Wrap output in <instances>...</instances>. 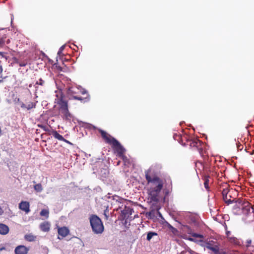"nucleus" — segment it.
<instances>
[{
	"mask_svg": "<svg viewBox=\"0 0 254 254\" xmlns=\"http://www.w3.org/2000/svg\"><path fill=\"white\" fill-rule=\"evenodd\" d=\"M115 197H117L119 199H121V198H120L118 196H117V195H116V196H114V199H115Z\"/></svg>",
	"mask_w": 254,
	"mask_h": 254,
	"instance_id": "nucleus-42",
	"label": "nucleus"
},
{
	"mask_svg": "<svg viewBox=\"0 0 254 254\" xmlns=\"http://www.w3.org/2000/svg\"><path fill=\"white\" fill-rule=\"evenodd\" d=\"M232 193H229V194H228V198H230V199H233V197H232V195H232Z\"/></svg>",
	"mask_w": 254,
	"mask_h": 254,
	"instance_id": "nucleus-36",
	"label": "nucleus"
},
{
	"mask_svg": "<svg viewBox=\"0 0 254 254\" xmlns=\"http://www.w3.org/2000/svg\"><path fill=\"white\" fill-rule=\"evenodd\" d=\"M64 46H62L59 49L58 52V54L59 55H60L62 53V51L64 50Z\"/></svg>",
	"mask_w": 254,
	"mask_h": 254,
	"instance_id": "nucleus-31",
	"label": "nucleus"
},
{
	"mask_svg": "<svg viewBox=\"0 0 254 254\" xmlns=\"http://www.w3.org/2000/svg\"><path fill=\"white\" fill-rule=\"evenodd\" d=\"M34 188L35 190H36L38 192H41L42 190V186L41 184H38L34 186Z\"/></svg>",
	"mask_w": 254,
	"mask_h": 254,
	"instance_id": "nucleus-26",
	"label": "nucleus"
},
{
	"mask_svg": "<svg viewBox=\"0 0 254 254\" xmlns=\"http://www.w3.org/2000/svg\"><path fill=\"white\" fill-rule=\"evenodd\" d=\"M189 252H190V254H192V253H194V252H193V251L191 250L190 249V250H189Z\"/></svg>",
	"mask_w": 254,
	"mask_h": 254,
	"instance_id": "nucleus-38",
	"label": "nucleus"
},
{
	"mask_svg": "<svg viewBox=\"0 0 254 254\" xmlns=\"http://www.w3.org/2000/svg\"><path fill=\"white\" fill-rule=\"evenodd\" d=\"M2 214V210L0 208V215H1Z\"/></svg>",
	"mask_w": 254,
	"mask_h": 254,
	"instance_id": "nucleus-45",
	"label": "nucleus"
},
{
	"mask_svg": "<svg viewBox=\"0 0 254 254\" xmlns=\"http://www.w3.org/2000/svg\"><path fill=\"white\" fill-rule=\"evenodd\" d=\"M185 252L184 251H183L182 252H181L179 254H185Z\"/></svg>",
	"mask_w": 254,
	"mask_h": 254,
	"instance_id": "nucleus-44",
	"label": "nucleus"
},
{
	"mask_svg": "<svg viewBox=\"0 0 254 254\" xmlns=\"http://www.w3.org/2000/svg\"><path fill=\"white\" fill-rule=\"evenodd\" d=\"M44 83H45L44 81L42 78H40V79H39V81H37L36 82V84H39L40 85L43 86L44 84Z\"/></svg>",
	"mask_w": 254,
	"mask_h": 254,
	"instance_id": "nucleus-29",
	"label": "nucleus"
},
{
	"mask_svg": "<svg viewBox=\"0 0 254 254\" xmlns=\"http://www.w3.org/2000/svg\"><path fill=\"white\" fill-rule=\"evenodd\" d=\"M184 230L187 234L191 235L193 237L197 238H203V236L202 235L193 233L192 231V230L189 226H184Z\"/></svg>",
	"mask_w": 254,
	"mask_h": 254,
	"instance_id": "nucleus-12",
	"label": "nucleus"
},
{
	"mask_svg": "<svg viewBox=\"0 0 254 254\" xmlns=\"http://www.w3.org/2000/svg\"><path fill=\"white\" fill-rule=\"evenodd\" d=\"M9 231V227L5 224H0V234L2 235H6Z\"/></svg>",
	"mask_w": 254,
	"mask_h": 254,
	"instance_id": "nucleus-17",
	"label": "nucleus"
},
{
	"mask_svg": "<svg viewBox=\"0 0 254 254\" xmlns=\"http://www.w3.org/2000/svg\"><path fill=\"white\" fill-rule=\"evenodd\" d=\"M36 103L35 102H29L24 104L22 103L21 104V107L23 109H26L27 110H29L31 109L35 108L36 107Z\"/></svg>",
	"mask_w": 254,
	"mask_h": 254,
	"instance_id": "nucleus-15",
	"label": "nucleus"
},
{
	"mask_svg": "<svg viewBox=\"0 0 254 254\" xmlns=\"http://www.w3.org/2000/svg\"><path fill=\"white\" fill-rule=\"evenodd\" d=\"M213 253V254H227V252L223 251H219V248Z\"/></svg>",
	"mask_w": 254,
	"mask_h": 254,
	"instance_id": "nucleus-27",
	"label": "nucleus"
},
{
	"mask_svg": "<svg viewBox=\"0 0 254 254\" xmlns=\"http://www.w3.org/2000/svg\"><path fill=\"white\" fill-rule=\"evenodd\" d=\"M29 249L23 245L16 247L14 250L15 254H27Z\"/></svg>",
	"mask_w": 254,
	"mask_h": 254,
	"instance_id": "nucleus-9",
	"label": "nucleus"
},
{
	"mask_svg": "<svg viewBox=\"0 0 254 254\" xmlns=\"http://www.w3.org/2000/svg\"><path fill=\"white\" fill-rule=\"evenodd\" d=\"M57 103L60 106V110L62 114L66 117L69 116L67 102L64 100L62 96L61 97L60 99H58Z\"/></svg>",
	"mask_w": 254,
	"mask_h": 254,
	"instance_id": "nucleus-5",
	"label": "nucleus"
},
{
	"mask_svg": "<svg viewBox=\"0 0 254 254\" xmlns=\"http://www.w3.org/2000/svg\"><path fill=\"white\" fill-rule=\"evenodd\" d=\"M120 163H121L120 161H119L117 162V165H118H118H119L120 164Z\"/></svg>",
	"mask_w": 254,
	"mask_h": 254,
	"instance_id": "nucleus-43",
	"label": "nucleus"
},
{
	"mask_svg": "<svg viewBox=\"0 0 254 254\" xmlns=\"http://www.w3.org/2000/svg\"><path fill=\"white\" fill-rule=\"evenodd\" d=\"M67 93L72 97V98L81 101L85 102L88 100L89 95L86 90L81 87L69 88Z\"/></svg>",
	"mask_w": 254,
	"mask_h": 254,
	"instance_id": "nucleus-3",
	"label": "nucleus"
},
{
	"mask_svg": "<svg viewBox=\"0 0 254 254\" xmlns=\"http://www.w3.org/2000/svg\"><path fill=\"white\" fill-rule=\"evenodd\" d=\"M215 243L213 241H209L206 243V248L214 253L219 248L217 245H215Z\"/></svg>",
	"mask_w": 254,
	"mask_h": 254,
	"instance_id": "nucleus-14",
	"label": "nucleus"
},
{
	"mask_svg": "<svg viewBox=\"0 0 254 254\" xmlns=\"http://www.w3.org/2000/svg\"><path fill=\"white\" fill-rule=\"evenodd\" d=\"M0 55L2 57H4L3 53L1 52H0Z\"/></svg>",
	"mask_w": 254,
	"mask_h": 254,
	"instance_id": "nucleus-41",
	"label": "nucleus"
},
{
	"mask_svg": "<svg viewBox=\"0 0 254 254\" xmlns=\"http://www.w3.org/2000/svg\"><path fill=\"white\" fill-rule=\"evenodd\" d=\"M19 208L27 214L30 211L29 202L26 201H22L19 204Z\"/></svg>",
	"mask_w": 254,
	"mask_h": 254,
	"instance_id": "nucleus-10",
	"label": "nucleus"
},
{
	"mask_svg": "<svg viewBox=\"0 0 254 254\" xmlns=\"http://www.w3.org/2000/svg\"><path fill=\"white\" fill-rule=\"evenodd\" d=\"M58 233L59 234L58 239L61 240L69 234V230L66 227H58Z\"/></svg>",
	"mask_w": 254,
	"mask_h": 254,
	"instance_id": "nucleus-8",
	"label": "nucleus"
},
{
	"mask_svg": "<svg viewBox=\"0 0 254 254\" xmlns=\"http://www.w3.org/2000/svg\"><path fill=\"white\" fill-rule=\"evenodd\" d=\"M114 142L112 145V148L116 150L119 157H122L124 155L125 152V148L117 140H114Z\"/></svg>",
	"mask_w": 254,
	"mask_h": 254,
	"instance_id": "nucleus-6",
	"label": "nucleus"
},
{
	"mask_svg": "<svg viewBox=\"0 0 254 254\" xmlns=\"http://www.w3.org/2000/svg\"><path fill=\"white\" fill-rule=\"evenodd\" d=\"M209 177L208 176H204V178H203V180L204 181V186L205 188L207 190H208V189H209V185H208L209 182Z\"/></svg>",
	"mask_w": 254,
	"mask_h": 254,
	"instance_id": "nucleus-23",
	"label": "nucleus"
},
{
	"mask_svg": "<svg viewBox=\"0 0 254 254\" xmlns=\"http://www.w3.org/2000/svg\"><path fill=\"white\" fill-rule=\"evenodd\" d=\"M157 234L155 232H149L147 235L146 239L150 241L154 236H157Z\"/></svg>",
	"mask_w": 254,
	"mask_h": 254,
	"instance_id": "nucleus-25",
	"label": "nucleus"
},
{
	"mask_svg": "<svg viewBox=\"0 0 254 254\" xmlns=\"http://www.w3.org/2000/svg\"><path fill=\"white\" fill-rule=\"evenodd\" d=\"M108 214H109V210H108V208H106V209L104 211V216L105 217V219L106 220L108 219V218H109Z\"/></svg>",
	"mask_w": 254,
	"mask_h": 254,
	"instance_id": "nucleus-28",
	"label": "nucleus"
},
{
	"mask_svg": "<svg viewBox=\"0 0 254 254\" xmlns=\"http://www.w3.org/2000/svg\"><path fill=\"white\" fill-rule=\"evenodd\" d=\"M228 239L230 243L237 246H242V243H243V241L234 237H229Z\"/></svg>",
	"mask_w": 254,
	"mask_h": 254,
	"instance_id": "nucleus-18",
	"label": "nucleus"
},
{
	"mask_svg": "<svg viewBox=\"0 0 254 254\" xmlns=\"http://www.w3.org/2000/svg\"><path fill=\"white\" fill-rule=\"evenodd\" d=\"M6 77V76L2 78V79H0V83L2 82H3V79H5Z\"/></svg>",
	"mask_w": 254,
	"mask_h": 254,
	"instance_id": "nucleus-39",
	"label": "nucleus"
},
{
	"mask_svg": "<svg viewBox=\"0 0 254 254\" xmlns=\"http://www.w3.org/2000/svg\"><path fill=\"white\" fill-rule=\"evenodd\" d=\"M237 146L238 150H242L243 148V145L239 143L237 144Z\"/></svg>",
	"mask_w": 254,
	"mask_h": 254,
	"instance_id": "nucleus-30",
	"label": "nucleus"
},
{
	"mask_svg": "<svg viewBox=\"0 0 254 254\" xmlns=\"http://www.w3.org/2000/svg\"><path fill=\"white\" fill-rule=\"evenodd\" d=\"M184 238L185 239L188 240H189L190 241H191V242L194 241V239L193 238H190V237H189V238L184 237Z\"/></svg>",
	"mask_w": 254,
	"mask_h": 254,
	"instance_id": "nucleus-32",
	"label": "nucleus"
},
{
	"mask_svg": "<svg viewBox=\"0 0 254 254\" xmlns=\"http://www.w3.org/2000/svg\"><path fill=\"white\" fill-rule=\"evenodd\" d=\"M230 234V232L228 231L226 232V235L227 236H228Z\"/></svg>",
	"mask_w": 254,
	"mask_h": 254,
	"instance_id": "nucleus-40",
	"label": "nucleus"
},
{
	"mask_svg": "<svg viewBox=\"0 0 254 254\" xmlns=\"http://www.w3.org/2000/svg\"><path fill=\"white\" fill-rule=\"evenodd\" d=\"M90 225L93 232L96 234H101L104 227L101 219L96 215H92L89 218Z\"/></svg>",
	"mask_w": 254,
	"mask_h": 254,
	"instance_id": "nucleus-4",
	"label": "nucleus"
},
{
	"mask_svg": "<svg viewBox=\"0 0 254 254\" xmlns=\"http://www.w3.org/2000/svg\"><path fill=\"white\" fill-rule=\"evenodd\" d=\"M38 127L43 129L44 131L49 132H51L52 129H50L51 127L50 126L44 125H38Z\"/></svg>",
	"mask_w": 254,
	"mask_h": 254,
	"instance_id": "nucleus-19",
	"label": "nucleus"
},
{
	"mask_svg": "<svg viewBox=\"0 0 254 254\" xmlns=\"http://www.w3.org/2000/svg\"><path fill=\"white\" fill-rule=\"evenodd\" d=\"M124 163V165L125 166H127V167H129V165L131 164V161L127 158V156H126L125 155L121 157Z\"/></svg>",
	"mask_w": 254,
	"mask_h": 254,
	"instance_id": "nucleus-20",
	"label": "nucleus"
},
{
	"mask_svg": "<svg viewBox=\"0 0 254 254\" xmlns=\"http://www.w3.org/2000/svg\"><path fill=\"white\" fill-rule=\"evenodd\" d=\"M49 210L45 209H42L40 213V215L41 216H45L46 218H48L49 217Z\"/></svg>",
	"mask_w": 254,
	"mask_h": 254,
	"instance_id": "nucleus-24",
	"label": "nucleus"
},
{
	"mask_svg": "<svg viewBox=\"0 0 254 254\" xmlns=\"http://www.w3.org/2000/svg\"><path fill=\"white\" fill-rule=\"evenodd\" d=\"M225 188L223 189L222 191V194L224 201L227 204H230L234 202L236 203L235 206H237L238 204L242 206L243 212L244 213H248L250 212L251 208L253 209V212L254 215V208L252 207L251 204L248 201H243L242 199H238L236 200V198H233L232 199L228 198L229 193H232L234 191L232 189H229L228 186L225 184Z\"/></svg>",
	"mask_w": 254,
	"mask_h": 254,
	"instance_id": "nucleus-2",
	"label": "nucleus"
},
{
	"mask_svg": "<svg viewBox=\"0 0 254 254\" xmlns=\"http://www.w3.org/2000/svg\"><path fill=\"white\" fill-rule=\"evenodd\" d=\"M4 43V41L2 39L0 38V47L2 46V45Z\"/></svg>",
	"mask_w": 254,
	"mask_h": 254,
	"instance_id": "nucleus-34",
	"label": "nucleus"
},
{
	"mask_svg": "<svg viewBox=\"0 0 254 254\" xmlns=\"http://www.w3.org/2000/svg\"><path fill=\"white\" fill-rule=\"evenodd\" d=\"M24 237H25V240L29 242L34 241L36 239V236L31 235V234L26 235Z\"/></svg>",
	"mask_w": 254,
	"mask_h": 254,
	"instance_id": "nucleus-22",
	"label": "nucleus"
},
{
	"mask_svg": "<svg viewBox=\"0 0 254 254\" xmlns=\"http://www.w3.org/2000/svg\"><path fill=\"white\" fill-rule=\"evenodd\" d=\"M4 250H5V248L4 247H1V248H0V251H2Z\"/></svg>",
	"mask_w": 254,
	"mask_h": 254,
	"instance_id": "nucleus-37",
	"label": "nucleus"
},
{
	"mask_svg": "<svg viewBox=\"0 0 254 254\" xmlns=\"http://www.w3.org/2000/svg\"><path fill=\"white\" fill-rule=\"evenodd\" d=\"M145 176L147 184L150 185V188L148 190L149 196L151 201L157 202L159 200V194L163 189V181L152 168L145 171Z\"/></svg>",
	"mask_w": 254,
	"mask_h": 254,
	"instance_id": "nucleus-1",
	"label": "nucleus"
},
{
	"mask_svg": "<svg viewBox=\"0 0 254 254\" xmlns=\"http://www.w3.org/2000/svg\"><path fill=\"white\" fill-rule=\"evenodd\" d=\"M3 69L1 65V62L0 61V73H1L2 72Z\"/></svg>",
	"mask_w": 254,
	"mask_h": 254,
	"instance_id": "nucleus-35",
	"label": "nucleus"
},
{
	"mask_svg": "<svg viewBox=\"0 0 254 254\" xmlns=\"http://www.w3.org/2000/svg\"><path fill=\"white\" fill-rule=\"evenodd\" d=\"M49 135H53V136L58 139L59 140H60V141H64V142H67V143H69V142L68 141H67V140H66L64 138V137L61 134H60L56 130H55L54 129H52V131H51V132H49Z\"/></svg>",
	"mask_w": 254,
	"mask_h": 254,
	"instance_id": "nucleus-13",
	"label": "nucleus"
},
{
	"mask_svg": "<svg viewBox=\"0 0 254 254\" xmlns=\"http://www.w3.org/2000/svg\"><path fill=\"white\" fill-rule=\"evenodd\" d=\"M50 226V223L46 221L40 224V228L42 231L47 232L49 231Z\"/></svg>",
	"mask_w": 254,
	"mask_h": 254,
	"instance_id": "nucleus-16",
	"label": "nucleus"
},
{
	"mask_svg": "<svg viewBox=\"0 0 254 254\" xmlns=\"http://www.w3.org/2000/svg\"><path fill=\"white\" fill-rule=\"evenodd\" d=\"M26 64H27V63H25L24 62L19 63L20 66H25Z\"/></svg>",
	"mask_w": 254,
	"mask_h": 254,
	"instance_id": "nucleus-33",
	"label": "nucleus"
},
{
	"mask_svg": "<svg viewBox=\"0 0 254 254\" xmlns=\"http://www.w3.org/2000/svg\"><path fill=\"white\" fill-rule=\"evenodd\" d=\"M99 132L101 134L102 137L104 140L105 142L111 145H112V144L114 142V140H117L116 138L112 137L110 134H108L104 130H100Z\"/></svg>",
	"mask_w": 254,
	"mask_h": 254,
	"instance_id": "nucleus-7",
	"label": "nucleus"
},
{
	"mask_svg": "<svg viewBox=\"0 0 254 254\" xmlns=\"http://www.w3.org/2000/svg\"><path fill=\"white\" fill-rule=\"evenodd\" d=\"M190 145L192 147H196L197 149H201V146L202 142L197 138H194L189 141Z\"/></svg>",
	"mask_w": 254,
	"mask_h": 254,
	"instance_id": "nucleus-11",
	"label": "nucleus"
},
{
	"mask_svg": "<svg viewBox=\"0 0 254 254\" xmlns=\"http://www.w3.org/2000/svg\"><path fill=\"white\" fill-rule=\"evenodd\" d=\"M252 240L250 238H248L245 241H243V243H242V246L246 247L247 248L250 247L252 246Z\"/></svg>",
	"mask_w": 254,
	"mask_h": 254,
	"instance_id": "nucleus-21",
	"label": "nucleus"
}]
</instances>
